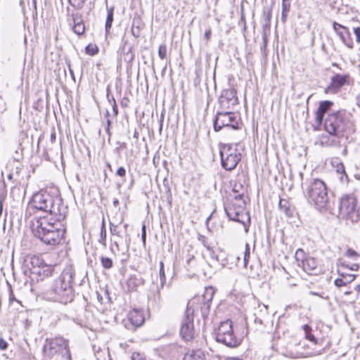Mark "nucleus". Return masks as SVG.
Masks as SVG:
<instances>
[{
	"label": "nucleus",
	"mask_w": 360,
	"mask_h": 360,
	"mask_svg": "<svg viewBox=\"0 0 360 360\" xmlns=\"http://www.w3.org/2000/svg\"><path fill=\"white\" fill-rule=\"evenodd\" d=\"M36 210L53 215L59 221L65 218L68 207L63 204L62 198L58 194L41 191L32 195L27 205V213L34 214Z\"/></svg>",
	"instance_id": "1"
},
{
	"label": "nucleus",
	"mask_w": 360,
	"mask_h": 360,
	"mask_svg": "<svg viewBox=\"0 0 360 360\" xmlns=\"http://www.w3.org/2000/svg\"><path fill=\"white\" fill-rule=\"evenodd\" d=\"M31 229L35 237L51 246L59 244L65 233V230L58 228L55 220L49 219L48 215L34 217Z\"/></svg>",
	"instance_id": "2"
},
{
	"label": "nucleus",
	"mask_w": 360,
	"mask_h": 360,
	"mask_svg": "<svg viewBox=\"0 0 360 360\" xmlns=\"http://www.w3.org/2000/svg\"><path fill=\"white\" fill-rule=\"evenodd\" d=\"M75 274L72 266H66L49 290L50 299L62 304L71 302L74 297L72 280Z\"/></svg>",
	"instance_id": "3"
},
{
	"label": "nucleus",
	"mask_w": 360,
	"mask_h": 360,
	"mask_svg": "<svg viewBox=\"0 0 360 360\" xmlns=\"http://www.w3.org/2000/svg\"><path fill=\"white\" fill-rule=\"evenodd\" d=\"M308 202L320 212L326 211L329 207L328 190L326 184L319 179H312L303 188Z\"/></svg>",
	"instance_id": "4"
},
{
	"label": "nucleus",
	"mask_w": 360,
	"mask_h": 360,
	"mask_svg": "<svg viewBox=\"0 0 360 360\" xmlns=\"http://www.w3.org/2000/svg\"><path fill=\"white\" fill-rule=\"evenodd\" d=\"M324 128L329 135L354 132L353 124L344 110L329 114L325 120Z\"/></svg>",
	"instance_id": "5"
},
{
	"label": "nucleus",
	"mask_w": 360,
	"mask_h": 360,
	"mask_svg": "<svg viewBox=\"0 0 360 360\" xmlns=\"http://www.w3.org/2000/svg\"><path fill=\"white\" fill-rule=\"evenodd\" d=\"M215 339L229 347L233 348L239 346L242 338L236 335L231 320L222 321L215 331Z\"/></svg>",
	"instance_id": "6"
},
{
	"label": "nucleus",
	"mask_w": 360,
	"mask_h": 360,
	"mask_svg": "<svg viewBox=\"0 0 360 360\" xmlns=\"http://www.w3.org/2000/svg\"><path fill=\"white\" fill-rule=\"evenodd\" d=\"M43 351L44 354L49 357L60 354L68 360H71L68 340L62 337L46 339Z\"/></svg>",
	"instance_id": "7"
},
{
	"label": "nucleus",
	"mask_w": 360,
	"mask_h": 360,
	"mask_svg": "<svg viewBox=\"0 0 360 360\" xmlns=\"http://www.w3.org/2000/svg\"><path fill=\"white\" fill-rule=\"evenodd\" d=\"M357 200L354 195H345L340 200L339 212L342 217L357 222L360 220V206L357 207Z\"/></svg>",
	"instance_id": "8"
},
{
	"label": "nucleus",
	"mask_w": 360,
	"mask_h": 360,
	"mask_svg": "<svg viewBox=\"0 0 360 360\" xmlns=\"http://www.w3.org/2000/svg\"><path fill=\"white\" fill-rule=\"evenodd\" d=\"M227 217L230 220L245 224V219L250 220L248 213L245 212V202L243 198H233L224 206Z\"/></svg>",
	"instance_id": "9"
},
{
	"label": "nucleus",
	"mask_w": 360,
	"mask_h": 360,
	"mask_svg": "<svg viewBox=\"0 0 360 360\" xmlns=\"http://www.w3.org/2000/svg\"><path fill=\"white\" fill-rule=\"evenodd\" d=\"M221 166L228 171L236 168L241 159L238 149L233 148L231 144H224L220 148Z\"/></svg>",
	"instance_id": "10"
},
{
	"label": "nucleus",
	"mask_w": 360,
	"mask_h": 360,
	"mask_svg": "<svg viewBox=\"0 0 360 360\" xmlns=\"http://www.w3.org/2000/svg\"><path fill=\"white\" fill-rule=\"evenodd\" d=\"M194 303L195 300L188 302L185 315L181 322L180 334L182 338L186 341H190L194 338L193 314L195 310L193 308Z\"/></svg>",
	"instance_id": "11"
},
{
	"label": "nucleus",
	"mask_w": 360,
	"mask_h": 360,
	"mask_svg": "<svg viewBox=\"0 0 360 360\" xmlns=\"http://www.w3.org/2000/svg\"><path fill=\"white\" fill-rule=\"evenodd\" d=\"M214 128L216 131L222 129H226L227 131L229 129H238V125L234 113L230 110L219 111L214 122Z\"/></svg>",
	"instance_id": "12"
},
{
	"label": "nucleus",
	"mask_w": 360,
	"mask_h": 360,
	"mask_svg": "<svg viewBox=\"0 0 360 360\" xmlns=\"http://www.w3.org/2000/svg\"><path fill=\"white\" fill-rule=\"evenodd\" d=\"M238 103L236 91L233 89L223 90L219 98L221 110H231Z\"/></svg>",
	"instance_id": "13"
},
{
	"label": "nucleus",
	"mask_w": 360,
	"mask_h": 360,
	"mask_svg": "<svg viewBox=\"0 0 360 360\" xmlns=\"http://www.w3.org/2000/svg\"><path fill=\"white\" fill-rule=\"evenodd\" d=\"M348 75L336 74L330 79V84L325 89V94H337L340 89L347 83Z\"/></svg>",
	"instance_id": "14"
},
{
	"label": "nucleus",
	"mask_w": 360,
	"mask_h": 360,
	"mask_svg": "<svg viewBox=\"0 0 360 360\" xmlns=\"http://www.w3.org/2000/svg\"><path fill=\"white\" fill-rule=\"evenodd\" d=\"M333 104V102L330 101H323L319 103V105L315 112L314 129L321 128L325 114L330 110Z\"/></svg>",
	"instance_id": "15"
},
{
	"label": "nucleus",
	"mask_w": 360,
	"mask_h": 360,
	"mask_svg": "<svg viewBox=\"0 0 360 360\" xmlns=\"http://www.w3.org/2000/svg\"><path fill=\"white\" fill-rule=\"evenodd\" d=\"M22 171V165L18 162H15V165L12 168L7 176L8 180L13 184L12 186L15 187L23 183L24 175Z\"/></svg>",
	"instance_id": "16"
},
{
	"label": "nucleus",
	"mask_w": 360,
	"mask_h": 360,
	"mask_svg": "<svg viewBox=\"0 0 360 360\" xmlns=\"http://www.w3.org/2000/svg\"><path fill=\"white\" fill-rule=\"evenodd\" d=\"M128 321L134 328L140 327L145 322V317L142 310L133 309L128 313Z\"/></svg>",
	"instance_id": "17"
},
{
	"label": "nucleus",
	"mask_w": 360,
	"mask_h": 360,
	"mask_svg": "<svg viewBox=\"0 0 360 360\" xmlns=\"http://www.w3.org/2000/svg\"><path fill=\"white\" fill-rule=\"evenodd\" d=\"M214 295V290L212 287L205 288L202 300L203 303L201 306V311L204 313L210 310V304Z\"/></svg>",
	"instance_id": "18"
},
{
	"label": "nucleus",
	"mask_w": 360,
	"mask_h": 360,
	"mask_svg": "<svg viewBox=\"0 0 360 360\" xmlns=\"http://www.w3.org/2000/svg\"><path fill=\"white\" fill-rule=\"evenodd\" d=\"M302 267L304 271L309 274H317V261L311 257H307L302 260Z\"/></svg>",
	"instance_id": "19"
},
{
	"label": "nucleus",
	"mask_w": 360,
	"mask_h": 360,
	"mask_svg": "<svg viewBox=\"0 0 360 360\" xmlns=\"http://www.w3.org/2000/svg\"><path fill=\"white\" fill-rule=\"evenodd\" d=\"M143 279L141 276L131 275L126 281L127 290L129 292L136 291L137 288L143 284Z\"/></svg>",
	"instance_id": "20"
},
{
	"label": "nucleus",
	"mask_w": 360,
	"mask_h": 360,
	"mask_svg": "<svg viewBox=\"0 0 360 360\" xmlns=\"http://www.w3.org/2000/svg\"><path fill=\"white\" fill-rule=\"evenodd\" d=\"M72 20H73V32L78 34L82 35L84 34L85 31V27L82 19V17L79 14H72Z\"/></svg>",
	"instance_id": "21"
},
{
	"label": "nucleus",
	"mask_w": 360,
	"mask_h": 360,
	"mask_svg": "<svg viewBox=\"0 0 360 360\" xmlns=\"http://www.w3.org/2000/svg\"><path fill=\"white\" fill-rule=\"evenodd\" d=\"M332 165L335 167L336 172L339 174L340 180L342 183L348 181V176L345 172L344 165L336 158L333 160Z\"/></svg>",
	"instance_id": "22"
},
{
	"label": "nucleus",
	"mask_w": 360,
	"mask_h": 360,
	"mask_svg": "<svg viewBox=\"0 0 360 360\" xmlns=\"http://www.w3.org/2000/svg\"><path fill=\"white\" fill-rule=\"evenodd\" d=\"M339 275L341 278H338L335 280V285L337 287L345 286L347 283H351L354 280L356 276L354 274H347L345 273H341L340 271H338Z\"/></svg>",
	"instance_id": "23"
},
{
	"label": "nucleus",
	"mask_w": 360,
	"mask_h": 360,
	"mask_svg": "<svg viewBox=\"0 0 360 360\" xmlns=\"http://www.w3.org/2000/svg\"><path fill=\"white\" fill-rule=\"evenodd\" d=\"M54 269V266L52 265H48L46 264H44L42 266L39 268L37 270H34V274H38L41 279L44 278H47L52 275Z\"/></svg>",
	"instance_id": "24"
},
{
	"label": "nucleus",
	"mask_w": 360,
	"mask_h": 360,
	"mask_svg": "<svg viewBox=\"0 0 360 360\" xmlns=\"http://www.w3.org/2000/svg\"><path fill=\"white\" fill-rule=\"evenodd\" d=\"M278 207L288 217H291L294 214V207L290 202L285 199H281L278 203Z\"/></svg>",
	"instance_id": "25"
},
{
	"label": "nucleus",
	"mask_w": 360,
	"mask_h": 360,
	"mask_svg": "<svg viewBox=\"0 0 360 360\" xmlns=\"http://www.w3.org/2000/svg\"><path fill=\"white\" fill-rule=\"evenodd\" d=\"M337 34L340 37L342 41L348 47L352 48L353 43L350 39V32L349 29L344 26L340 32H337Z\"/></svg>",
	"instance_id": "26"
},
{
	"label": "nucleus",
	"mask_w": 360,
	"mask_h": 360,
	"mask_svg": "<svg viewBox=\"0 0 360 360\" xmlns=\"http://www.w3.org/2000/svg\"><path fill=\"white\" fill-rule=\"evenodd\" d=\"M184 360H205V354L201 349H193L185 354Z\"/></svg>",
	"instance_id": "27"
},
{
	"label": "nucleus",
	"mask_w": 360,
	"mask_h": 360,
	"mask_svg": "<svg viewBox=\"0 0 360 360\" xmlns=\"http://www.w3.org/2000/svg\"><path fill=\"white\" fill-rule=\"evenodd\" d=\"M113 17H114V8L111 7L110 8H108V13H107V18L105 21V32L106 34L110 33V30L112 27V23L113 22Z\"/></svg>",
	"instance_id": "28"
},
{
	"label": "nucleus",
	"mask_w": 360,
	"mask_h": 360,
	"mask_svg": "<svg viewBox=\"0 0 360 360\" xmlns=\"http://www.w3.org/2000/svg\"><path fill=\"white\" fill-rule=\"evenodd\" d=\"M271 33V22H264L262 25V40L264 46H266L268 37Z\"/></svg>",
	"instance_id": "29"
},
{
	"label": "nucleus",
	"mask_w": 360,
	"mask_h": 360,
	"mask_svg": "<svg viewBox=\"0 0 360 360\" xmlns=\"http://www.w3.org/2000/svg\"><path fill=\"white\" fill-rule=\"evenodd\" d=\"M245 192V188L240 183H236L233 188V193H234V196L233 198H243L244 193Z\"/></svg>",
	"instance_id": "30"
},
{
	"label": "nucleus",
	"mask_w": 360,
	"mask_h": 360,
	"mask_svg": "<svg viewBox=\"0 0 360 360\" xmlns=\"http://www.w3.org/2000/svg\"><path fill=\"white\" fill-rule=\"evenodd\" d=\"M160 284V286H158V295H160V289L163 288L164 285L166 282L165 272L164 269V263L163 262H160V271H159Z\"/></svg>",
	"instance_id": "31"
},
{
	"label": "nucleus",
	"mask_w": 360,
	"mask_h": 360,
	"mask_svg": "<svg viewBox=\"0 0 360 360\" xmlns=\"http://www.w3.org/2000/svg\"><path fill=\"white\" fill-rule=\"evenodd\" d=\"M321 138L320 144L322 146H335L338 143L334 139L330 140V136H321Z\"/></svg>",
	"instance_id": "32"
},
{
	"label": "nucleus",
	"mask_w": 360,
	"mask_h": 360,
	"mask_svg": "<svg viewBox=\"0 0 360 360\" xmlns=\"http://www.w3.org/2000/svg\"><path fill=\"white\" fill-rule=\"evenodd\" d=\"M31 263L33 266V271H34V270L39 269V268H40V266L44 264V262L43 260H41L39 258V257L34 256L31 259Z\"/></svg>",
	"instance_id": "33"
},
{
	"label": "nucleus",
	"mask_w": 360,
	"mask_h": 360,
	"mask_svg": "<svg viewBox=\"0 0 360 360\" xmlns=\"http://www.w3.org/2000/svg\"><path fill=\"white\" fill-rule=\"evenodd\" d=\"M303 329L305 333L306 338L308 339L309 340H310L311 342H316V338H315L314 335H312L311 333V327L308 325H304Z\"/></svg>",
	"instance_id": "34"
},
{
	"label": "nucleus",
	"mask_w": 360,
	"mask_h": 360,
	"mask_svg": "<svg viewBox=\"0 0 360 360\" xmlns=\"http://www.w3.org/2000/svg\"><path fill=\"white\" fill-rule=\"evenodd\" d=\"M101 262L102 266L104 269H109L112 267V264H113L112 260L109 257H101Z\"/></svg>",
	"instance_id": "35"
},
{
	"label": "nucleus",
	"mask_w": 360,
	"mask_h": 360,
	"mask_svg": "<svg viewBox=\"0 0 360 360\" xmlns=\"http://www.w3.org/2000/svg\"><path fill=\"white\" fill-rule=\"evenodd\" d=\"M250 245L248 243H246L245 244V250L243 252V264H244V266H245V267L248 265L249 258H250Z\"/></svg>",
	"instance_id": "36"
},
{
	"label": "nucleus",
	"mask_w": 360,
	"mask_h": 360,
	"mask_svg": "<svg viewBox=\"0 0 360 360\" xmlns=\"http://www.w3.org/2000/svg\"><path fill=\"white\" fill-rule=\"evenodd\" d=\"M68 1H69L70 4L72 7L79 10L83 7L86 0H68Z\"/></svg>",
	"instance_id": "37"
},
{
	"label": "nucleus",
	"mask_w": 360,
	"mask_h": 360,
	"mask_svg": "<svg viewBox=\"0 0 360 360\" xmlns=\"http://www.w3.org/2000/svg\"><path fill=\"white\" fill-rule=\"evenodd\" d=\"M86 52L91 56H94L98 52V48L96 45L89 44L86 47Z\"/></svg>",
	"instance_id": "38"
},
{
	"label": "nucleus",
	"mask_w": 360,
	"mask_h": 360,
	"mask_svg": "<svg viewBox=\"0 0 360 360\" xmlns=\"http://www.w3.org/2000/svg\"><path fill=\"white\" fill-rule=\"evenodd\" d=\"M158 56L159 57L163 60L166 58L167 56V46L166 44H160L158 48Z\"/></svg>",
	"instance_id": "39"
},
{
	"label": "nucleus",
	"mask_w": 360,
	"mask_h": 360,
	"mask_svg": "<svg viewBox=\"0 0 360 360\" xmlns=\"http://www.w3.org/2000/svg\"><path fill=\"white\" fill-rule=\"evenodd\" d=\"M198 239L207 250H211V247L207 243V238L205 236L199 234Z\"/></svg>",
	"instance_id": "40"
},
{
	"label": "nucleus",
	"mask_w": 360,
	"mask_h": 360,
	"mask_svg": "<svg viewBox=\"0 0 360 360\" xmlns=\"http://www.w3.org/2000/svg\"><path fill=\"white\" fill-rule=\"evenodd\" d=\"M105 238H106V229L105 226L101 228V233H100V239L99 243L103 245H105Z\"/></svg>",
	"instance_id": "41"
},
{
	"label": "nucleus",
	"mask_w": 360,
	"mask_h": 360,
	"mask_svg": "<svg viewBox=\"0 0 360 360\" xmlns=\"http://www.w3.org/2000/svg\"><path fill=\"white\" fill-rule=\"evenodd\" d=\"M271 8H269L267 10H265L263 13L264 16V22H271Z\"/></svg>",
	"instance_id": "42"
},
{
	"label": "nucleus",
	"mask_w": 360,
	"mask_h": 360,
	"mask_svg": "<svg viewBox=\"0 0 360 360\" xmlns=\"http://www.w3.org/2000/svg\"><path fill=\"white\" fill-rule=\"evenodd\" d=\"M290 8V0H282V11H289Z\"/></svg>",
	"instance_id": "43"
},
{
	"label": "nucleus",
	"mask_w": 360,
	"mask_h": 360,
	"mask_svg": "<svg viewBox=\"0 0 360 360\" xmlns=\"http://www.w3.org/2000/svg\"><path fill=\"white\" fill-rule=\"evenodd\" d=\"M110 231L112 235L120 236V232L117 230V226L110 222Z\"/></svg>",
	"instance_id": "44"
},
{
	"label": "nucleus",
	"mask_w": 360,
	"mask_h": 360,
	"mask_svg": "<svg viewBox=\"0 0 360 360\" xmlns=\"http://www.w3.org/2000/svg\"><path fill=\"white\" fill-rule=\"evenodd\" d=\"M141 240L143 241V245H145L146 240V228L145 224H143L141 228Z\"/></svg>",
	"instance_id": "45"
},
{
	"label": "nucleus",
	"mask_w": 360,
	"mask_h": 360,
	"mask_svg": "<svg viewBox=\"0 0 360 360\" xmlns=\"http://www.w3.org/2000/svg\"><path fill=\"white\" fill-rule=\"evenodd\" d=\"M354 34L356 37V41L360 43V27H354Z\"/></svg>",
	"instance_id": "46"
},
{
	"label": "nucleus",
	"mask_w": 360,
	"mask_h": 360,
	"mask_svg": "<svg viewBox=\"0 0 360 360\" xmlns=\"http://www.w3.org/2000/svg\"><path fill=\"white\" fill-rule=\"evenodd\" d=\"M131 31L132 35L134 37L138 38L140 37V30H139V27H135L134 26H132Z\"/></svg>",
	"instance_id": "47"
},
{
	"label": "nucleus",
	"mask_w": 360,
	"mask_h": 360,
	"mask_svg": "<svg viewBox=\"0 0 360 360\" xmlns=\"http://www.w3.org/2000/svg\"><path fill=\"white\" fill-rule=\"evenodd\" d=\"M195 261V258L193 255H188L186 259V264L188 267H192L193 262Z\"/></svg>",
	"instance_id": "48"
},
{
	"label": "nucleus",
	"mask_w": 360,
	"mask_h": 360,
	"mask_svg": "<svg viewBox=\"0 0 360 360\" xmlns=\"http://www.w3.org/2000/svg\"><path fill=\"white\" fill-rule=\"evenodd\" d=\"M309 295H313V296H319L321 298L324 299V300L328 299V296H324V293L323 292L321 293V292H319L310 291L309 292Z\"/></svg>",
	"instance_id": "49"
},
{
	"label": "nucleus",
	"mask_w": 360,
	"mask_h": 360,
	"mask_svg": "<svg viewBox=\"0 0 360 360\" xmlns=\"http://www.w3.org/2000/svg\"><path fill=\"white\" fill-rule=\"evenodd\" d=\"M342 267L348 268L352 271H357L359 269V264H353L351 266H349V265L345 264V263H342L341 264Z\"/></svg>",
	"instance_id": "50"
},
{
	"label": "nucleus",
	"mask_w": 360,
	"mask_h": 360,
	"mask_svg": "<svg viewBox=\"0 0 360 360\" xmlns=\"http://www.w3.org/2000/svg\"><path fill=\"white\" fill-rule=\"evenodd\" d=\"M208 251L210 252V257H211L212 259L213 260V262H219L218 256L215 254L213 249L211 248V250H208Z\"/></svg>",
	"instance_id": "51"
},
{
	"label": "nucleus",
	"mask_w": 360,
	"mask_h": 360,
	"mask_svg": "<svg viewBox=\"0 0 360 360\" xmlns=\"http://www.w3.org/2000/svg\"><path fill=\"white\" fill-rule=\"evenodd\" d=\"M8 347V343L3 338H0V349L6 350Z\"/></svg>",
	"instance_id": "52"
},
{
	"label": "nucleus",
	"mask_w": 360,
	"mask_h": 360,
	"mask_svg": "<svg viewBox=\"0 0 360 360\" xmlns=\"http://www.w3.org/2000/svg\"><path fill=\"white\" fill-rule=\"evenodd\" d=\"M116 174L117 175L123 177L126 175V170L123 167H120L117 170Z\"/></svg>",
	"instance_id": "53"
},
{
	"label": "nucleus",
	"mask_w": 360,
	"mask_h": 360,
	"mask_svg": "<svg viewBox=\"0 0 360 360\" xmlns=\"http://www.w3.org/2000/svg\"><path fill=\"white\" fill-rule=\"evenodd\" d=\"M112 101L113 114H114V116L116 117L117 115V114H118V109H117V105H116L115 100V98L113 97L112 98Z\"/></svg>",
	"instance_id": "54"
},
{
	"label": "nucleus",
	"mask_w": 360,
	"mask_h": 360,
	"mask_svg": "<svg viewBox=\"0 0 360 360\" xmlns=\"http://www.w3.org/2000/svg\"><path fill=\"white\" fill-rule=\"evenodd\" d=\"M129 100L127 97H124L121 101V106L122 108H127L129 105Z\"/></svg>",
	"instance_id": "55"
},
{
	"label": "nucleus",
	"mask_w": 360,
	"mask_h": 360,
	"mask_svg": "<svg viewBox=\"0 0 360 360\" xmlns=\"http://www.w3.org/2000/svg\"><path fill=\"white\" fill-rule=\"evenodd\" d=\"M333 29L335 31V32L337 33V32H340V30H339V29H342L344 26L336 22H333Z\"/></svg>",
	"instance_id": "56"
},
{
	"label": "nucleus",
	"mask_w": 360,
	"mask_h": 360,
	"mask_svg": "<svg viewBox=\"0 0 360 360\" xmlns=\"http://www.w3.org/2000/svg\"><path fill=\"white\" fill-rule=\"evenodd\" d=\"M211 34H212V30L210 28H208L205 34H204V37L205 38V39L208 41L210 39V37H211Z\"/></svg>",
	"instance_id": "57"
},
{
	"label": "nucleus",
	"mask_w": 360,
	"mask_h": 360,
	"mask_svg": "<svg viewBox=\"0 0 360 360\" xmlns=\"http://www.w3.org/2000/svg\"><path fill=\"white\" fill-rule=\"evenodd\" d=\"M346 255L348 257H353L357 256V252L354 250L349 249L346 252Z\"/></svg>",
	"instance_id": "58"
},
{
	"label": "nucleus",
	"mask_w": 360,
	"mask_h": 360,
	"mask_svg": "<svg viewBox=\"0 0 360 360\" xmlns=\"http://www.w3.org/2000/svg\"><path fill=\"white\" fill-rule=\"evenodd\" d=\"M289 11H282V13H281V20L285 22V20H286V18H287V15H288V13Z\"/></svg>",
	"instance_id": "59"
},
{
	"label": "nucleus",
	"mask_w": 360,
	"mask_h": 360,
	"mask_svg": "<svg viewBox=\"0 0 360 360\" xmlns=\"http://www.w3.org/2000/svg\"><path fill=\"white\" fill-rule=\"evenodd\" d=\"M110 121L109 119L107 120V126L105 127V132H107L108 134H110Z\"/></svg>",
	"instance_id": "60"
},
{
	"label": "nucleus",
	"mask_w": 360,
	"mask_h": 360,
	"mask_svg": "<svg viewBox=\"0 0 360 360\" xmlns=\"http://www.w3.org/2000/svg\"><path fill=\"white\" fill-rule=\"evenodd\" d=\"M14 299H15V298H14V296H13V292H12V291H11V292H10V295H9V300H10V302L13 301Z\"/></svg>",
	"instance_id": "61"
},
{
	"label": "nucleus",
	"mask_w": 360,
	"mask_h": 360,
	"mask_svg": "<svg viewBox=\"0 0 360 360\" xmlns=\"http://www.w3.org/2000/svg\"><path fill=\"white\" fill-rule=\"evenodd\" d=\"M112 203H113L114 206H115V207H116V206H117V205H119V200H118V199H114V200H113V202H112Z\"/></svg>",
	"instance_id": "62"
},
{
	"label": "nucleus",
	"mask_w": 360,
	"mask_h": 360,
	"mask_svg": "<svg viewBox=\"0 0 360 360\" xmlns=\"http://www.w3.org/2000/svg\"><path fill=\"white\" fill-rule=\"evenodd\" d=\"M44 137H45V136H39V141H39V144H40V143H41L43 142V139H44L43 138H44Z\"/></svg>",
	"instance_id": "63"
},
{
	"label": "nucleus",
	"mask_w": 360,
	"mask_h": 360,
	"mask_svg": "<svg viewBox=\"0 0 360 360\" xmlns=\"http://www.w3.org/2000/svg\"><path fill=\"white\" fill-rule=\"evenodd\" d=\"M355 290H356L357 292H360V284L357 285L355 287Z\"/></svg>",
	"instance_id": "64"
}]
</instances>
